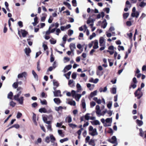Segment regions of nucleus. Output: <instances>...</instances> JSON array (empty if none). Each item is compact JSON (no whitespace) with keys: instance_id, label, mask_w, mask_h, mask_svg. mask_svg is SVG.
Returning <instances> with one entry per match:
<instances>
[{"instance_id":"f257e3e1","label":"nucleus","mask_w":146,"mask_h":146,"mask_svg":"<svg viewBox=\"0 0 146 146\" xmlns=\"http://www.w3.org/2000/svg\"><path fill=\"white\" fill-rule=\"evenodd\" d=\"M89 134L91 135L94 136L98 135V133L97 131L96 128L93 129V127L90 126L89 127Z\"/></svg>"},{"instance_id":"f03ea898","label":"nucleus","mask_w":146,"mask_h":146,"mask_svg":"<svg viewBox=\"0 0 146 146\" xmlns=\"http://www.w3.org/2000/svg\"><path fill=\"white\" fill-rule=\"evenodd\" d=\"M107 140L109 142L112 144L116 143L117 144V138L115 136H113L111 139H108Z\"/></svg>"},{"instance_id":"7ed1b4c3","label":"nucleus","mask_w":146,"mask_h":146,"mask_svg":"<svg viewBox=\"0 0 146 146\" xmlns=\"http://www.w3.org/2000/svg\"><path fill=\"white\" fill-rule=\"evenodd\" d=\"M27 76V73L26 72H23L19 74L18 75V78H19L24 77L25 78Z\"/></svg>"},{"instance_id":"20e7f679","label":"nucleus","mask_w":146,"mask_h":146,"mask_svg":"<svg viewBox=\"0 0 146 146\" xmlns=\"http://www.w3.org/2000/svg\"><path fill=\"white\" fill-rule=\"evenodd\" d=\"M49 111V112H48L47 111L46 109L44 108H41L39 110V111L41 113H47L50 112L52 111Z\"/></svg>"},{"instance_id":"39448f33","label":"nucleus","mask_w":146,"mask_h":146,"mask_svg":"<svg viewBox=\"0 0 146 146\" xmlns=\"http://www.w3.org/2000/svg\"><path fill=\"white\" fill-rule=\"evenodd\" d=\"M21 33L22 34L23 37H25L28 33V32L25 30L21 29Z\"/></svg>"},{"instance_id":"423d86ee","label":"nucleus","mask_w":146,"mask_h":146,"mask_svg":"<svg viewBox=\"0 0 146 146\" xmlns=\"http://www.w3.org/2000/svg\"><path fill=\"white\" fill-rule=\"evenodd\" d=\"M70 47L71 51L73 52L74 49L76 48L75 44L72 43L70 44Z\"/></svg>"},{"instance_id":"0eeeda50","label":"nucleus","mask_w":146,"mask_h":146,"mask_svg":"<svg viewBox=\"0 0 146 146\" xmlns=\"http://www.w3.org/2000/svg\"><path fill=\"white\" fill-rule=\"evenodd\" d=\"M61 93V92L60 90H57L55 91L54 92V95L55 97L58 96Z\"/></svg>"},{"instance_id":"6e6552de","label":"nucleus","mask_w":146,"mask_h":146,"mask_svg":"<svg viewBox=\"0 0 146 146\" xmlns=\"http://www.w3.org/2000/svg\"><path fill=\"white\" fill-rule=\"evenodd\" d=\"M138 92H135L134 95L135 97H137V98L138 99H139L143 95L142 92H141V93H138Z\"/></svg>"},{"instance_id":"1a4fd4ad","label":"nucleus","mask_w":146,"mask_h":146,"mask_svg":"<svg viewBox=\"0 0 146 146\" xmlns=\"http://www.w3.org/2000/svg\"><path fill=\"white\" fill-rule=\"evenodd\" d=\"M98 42L97 40H95L94 41V45L93 46L94 49H96L98 48Z\"/></svg>"},{"instance_id":"9d476101","label":"nucleus","mask_w":146,"mask_h":146,"mask_svg":"<svg viewBox=\"0 0 146 146\" xmlns=\"http://www.w3.org/2000/svg\"><path fill=\"white\" fill-rule=\"evenodd\" d=\"M26 54L27 55H29V53L31 52V50L29 48H25V49Z\"/></svg>"},{"instance_id":"9b49d317","label":"nucleus","mask_w":146,"mask_h":146,"mask_svg":"<svg viewBox=\"0 0 146 146\" xmlns=\"http://www.w3.org/2000/svg\"><path fill=\"white\" fill-rule=\"evenodd\" d=\"M34 22L32 23L34 26H35L38 23V18L37 17H36L34 19Z\"/></svg>"},{"instance_id":"f8f14e48","label":"nucleus","mask_w":146,"mask_h":146,"mask_svg":"<svg viewBox=\"0 0 146 146\" xmlns=\"http://www.w3.org/2000/svg\"><path fill=\"white\" fill-rule=\"evenodd\" d=\"M23 97H21L20 98H19V99L17 101H18L20 104H22L23 103Z\"/></svg>"},{"instance_id":"ddd939ff","label":"nucleus","mask_w":146,"mask_h":146,"mask_svg":"<svg viewBox=\"0 0 146 146\" xmlns=\"http://www.w3.org/2000/svg\"><path fill=\"white\" fill-rule=\"evenodd\" d=\"M54 102L57 104H59L61 102L60 99L58 98H54Z\"/></svg>"},{"instance_id":"4468645a","label":"nucleus","mask_w":146,"mask_h":146,"mask_svg":"<svg viewBox=\"0 0 146 146\" xmlns=\"http://www.w3.org/2000/svg\"><path fill=\"white\" fill-rule=\"evenodd\" d=\"M76 88L77 89L76 92H79L82 89L79 83L77 84Z\"/></svg>"},{"instance_id":"2eb2a0df","label":"nucleus","mask_w":146,"mask_h":146,"mask_svg":"<svg viewBox=\"0 0 146 146\" xmlns=\"http://www.w3.org/2000/svg\"><path fill=\"white\" fill-rule=\"evenodd\" d=\"M137 87V85L136 84L134 83H131V85L129 86V89H131L132 88L133 89H134Z\"/></svg>"},{"instance_id":"dca6fc26","label":"nucleus","mask_w":146,"mask_h":146,"mask_svg":"<svg viewBox=\"0 0 146 146\" xmlns=\"http://www.w3.org/2000/svg\"><path fill=\"white\" fill-rule=\"evenodd\" d=\"M104 41V38L103 37H101L99 39V43L100 45V46H102V44L103 43Z\"/></svg>"},{"instance_id":"f3484780","label":"nucleus","mask_w":146,"mask_h":146,"mask_svg":"<svg viewBox=\"0 0 146 146\" xmlns=\"http://www.w3.org/2000/svg\"><path fill=\"white\" fill-rule=\"evenodd\" d=\"M63 4H64L66 5L70 10H71L72 9L70 3L66 2H64Z\"/></svg>"},{"instance_id":"a211bd4d","label":"nucleus","mask_w":146,"mask_h":146,"mask_svg":"<svg viewBox=\"0 0 146 146\" xmlns=\"http://www.w3.org/2000/svg\"><path fill=\"white\" fill-rule=\"evenodd\" d=\"M63 4H64L66 5L70 10H71L72 9L70 3L66 2H64Z\"/></svg>"},{"instance_id":"6ab92c4d","label":"nucleus","mask_w":146,"mask_h":146,"mask_svg":"<svg viewBox=\"0 0 146 146\" xmlns=\"http://www.w3.org/2000/svg\"><path fill=\"white\" fill-rule=\"evenodd\" d=\"M81 95L80 94H76L75 96V98L76 99V101H78L80 97H81Z\"/></svg>"},{"instance_id":"aec40b11","label":"nucleus","mask_w":146,"mask_h":146,"mask_svg":"<svg viewBox=\"0 0 146 146\" xmlns=\"http://www.w3.org/2000/svg\"><path fill=\"white\" fill-rule=\"evenodd\" d=\"M82 106L83 109H85L86 107V105L85 102V101L84 99H82L81 101Z\"/></svg>"},{"instance_id":"412c9836","label":"nucleus","mask_w":146,"mask_h":146,"mask_svg":"<svg viewBox=\"0 0 146 146\" xmlns=\"http://www.w3.org/2000/svg\"><path fill=\"white\" fill-rule=\"evenodd\" d=\"M136 123L139 126H141L143 124V122L141 120L138 119L136 120Z\"/></svg>"},{"instance_id":"4be33fe9","label":"nucleus","mask_w":146,"mask_h":146,"mask_svg":"<svg viewBox=\"0 0 146 146\" xmlns=\"http://www.w3.org/2000/svg\"><path fill=\"white\" fill-rule=\"evenodd\" d=\"M102 23H104L103 25H102L101 27L102 28H103L104 29H105L107 25V23L106 22V20L105 19H104L102 22Z\"/></svg>"},{"instance_id":"5701e85b","label":"nucleus","mask_w":146,"mask_h":146,"mask_svg":"<svg viewBox=\"0 0 146 146\" xmlns=\"http://www.w3.org/2000/svg\"><path fill=\"white\" fill-rule=\"evenodd\" d=\"M33 122L35 123V124H37V122L36 121V115L34 113H33Z\"/></svg>"},{"instance_id":"b1692460","label":"nucleus","mask_w":146,"mask_h":146,"mask_svg":"<svg viewBox=\"0 0 146 146\" xmlns=\"http://www.w3.org/2000/svg\"><path fill=\"white\" fill-rule=\"evenodd\" d=\"M99 91L100 92H106L107 90V88L106 86L104 88V89H103V88L101 87L99 88Z\"/></svg>"},{"instance_id":"393cba45","label":"nucleus","mask_w":146,"mask_h":146,"mask_svg":"<svg viewBox=\"0 0 146 146\" xmlns=\"http://www.w3.org/2000/svg\"><path fill=\"white\" fill-rule=\"evenodd\" d=\"M32 73L35 78L38 80V76L34 70H32Z\"/></svg>"},{"instance_id":"a878e982","label":"nucleus","mask_w":146,"mask_h":146,"mask_svg":"<svg viewBox=\"0 0 146 146\" xmlns=\"http://www.w3.org/2000/svg\"><path fill=\"white\" fill-rule=\"evenodd\" d=\"M50 139L51 142L52 143H53L56 140L55 138L52 135H50Z\"/></svg>"},{"instance_id":"bb28decb","label":"nucleus","mask_w":146,"mask_h":146,"mask_svg":"<svg viewBox=\"0 0 146 146\" xmlns=\"http://www.w3.org/2000/svg\"><path fill=\"white\" fill-rule=\"evenodd\" d=\"M53 83L54 86H56V87H58L59 86V83L58 81H56L55 80H53Z\"/></svg>"},{"instance_id":"cd10ccee","label":"nucleus","mask_w":146,"mask_h":146,"mask_svg":"<svg viewBox=\"0 0 146 146\" xmlns=\"http://www.w3.org/2000/svg\"><path fill=\"white\" fill-rule=\"evenodd\" d=\"M89 144L93 146H95V144L94 141V140L91 139L89 142Z\"/></svg>"},{"instance_id":"c85d7f7f","label":"nucleus","mask_w":146,"mask_h":146,"mask_svg":"<svg viewBox=\"0 0 146 146\" xmlns=\"http://www.w3.org/2000/svg\"><path fill=\"white\" fill-rule=\"evenodd\" d=\"M97 93V91L95 90L94 92H92L90 94V96L91 97H92L96 95Z\"/></svg>"},{"instance_id":"c756f323","label":"nucleus","mask_w":146,"mask_h":146,"mask_svg":"<svg viewBox=\"0 0 146 146\" xmlns=\"http://www.w3.org/2000/svg\"><path fill=\"white\" fill-rule=\"evenodd\" d=\"M91 123L93 125H99L100 124L99 121L98 120H96L93 122H92Z\"/></svg>"},{"instance_id":"7c9ffc66","label":"nucleus","mask_w":146,"mask_h":146,"mask_svg":"<svg viewBox=\"0 0 146 146\" xmlns=\"http://www.w3.org/2000/svg\"><path fill=\"white\" fill-rule=\"evenodd\" d=\"M13 96V93L12 92H10L8 94L7 98L9 99H12Z\"/></svg>"},{"instance_id":"2f4dec72","label":"nucleus","mask_w":146,"mask_h":146,"mask_svg":"<svg viewBox=\"0 0 146 146\" xmlns=\"http://www.w3.org/2000/svg\"><path fill=\"white\" fill-rule=\"evenodd\" d=\"M63 109V107L61 106H60L58 107H56L55 108V110L58 111L60 110L62 111Z\"/></svg>"},{"instance_id":"473e14b6","label":"nucleus","mask_w":146,"mask_h":146,"mask_svg":"<svg viewBox=\"0 0 146 146\" xmlns=\"http://www.w3.org/2000/svg\"><path fill=\"white\" fill-rule=\"evenodd\" d=\"M146 5V3H144L143 1H142L140 3L139 6L141 7H143Z\"/></svg>"},{"instance_id":"72a5a7b5","label":"nucleus","mask_w":146,"mask_h":146,"mask_svg":"<svg viewBox=\"0 0 146 146\" xmlns=\"http://www.w3.org/2000/svg\"><path fill=\"white\" fill-rule=\"evenodd\" d=\"M129 13H125L123 15V17L124 19H126L129 15Z\"/></svg>"},{"instance_id":"f704fd0d","label":"nucleus","mask_w":146,"mask_h":146,"mask_svg":"<svg viewBox=\"0 0 146 146\" xmlns=\"http://www.w3.org/2000/svg\"><path fill=\"white\" fill-rule=\"evenodd\" d=\"M68 104L71 105H72L74 106L76 105V102L74 101H69L68 102Z\"/></svg>"},{"instance_id":"c9c22d12","label":"nucleus","mask_w":146,"mask_h":146,"mask_svg":"<svg viewBox=\"0 0 146 146\" xmlns=\"http://www.w3.org/2000/svg\"><path fill=\"white\" fill-rule=\"evenodd\" d=\"M40 61L39 60L37 62V68L38 70V71H39L40 70Z\"/></svg>"},{"instance_id":"e433bc0d","label":"nucleus","mask_w":146,"mask_h":146,"mask_svg":"<svg viewBox=\"0 0 146 146\" xmlns=\"http://www.w3.org/2000/svg\"><path fill=\"white\" fill-rule=\"evenodd\" d=\"M72 66L71 65H68L65 66L64 69L67 70H69L72 68Z\"/></svg>"},{"instance_id":"4c0bfd02","label":"nucleus","mask_w":146,"mask_h":146,"mask_svg":"<svg viewBox=\"0 0 146 146\" xmlns=\"http://www.w3.org/2000/svg\"><path fill=\"white\" fill-rule=\"evenodd\" d=\"M16 103L13 101H11L10 102V105L12 107H14L16 105Z\"/></svg>"},{"instance_id":"58836bf2","label":"nucleus","mask_w":146,"mask_h":146,"mask_svg":"<svg viewBox=\"0 0 146 146\" xmlns=\"http://www.w3.org/2000/svg\"><path fill=\"white\" fill-rule=\"evenodd\" d=\"M13 86L15 88H17L18 87V83L17 82H14L13 85Z\"/></svg>"},{"instance_id":"ea45409f","label":"nucleus","mask_w":146,"mask_h":146,"mask_svg":"<svg viewBox=\"0 0 146 146\" xmlns=\"http://www.w3.org/2000/svg\"><path fill=\"white\" fill-rule=\"evenodd\" d=\"M58 134L60 135L62 137H64V135L62 134V131L61 130H58Z\"/></svg>"},{"instance_id":"a19ab883","label":"nucleus","mask_w":146,"mask_h":146,"mask_svg":"<svg viewBox=\"0 0 146 146\" xmlns=\"http://www.w3.org/2000/svg\"><path fill=\"white\" fill-rule=\"evenodd\" d=\"M72 5L74 7H76L77 6V3L76 0H73L72 1Z\"/></svg>"},{"instance_id":"79ce46f5","label":"nucleus","mask_w":146,"mask_h":146,"mask_svg":"<svg viewBox=\"0 0 146 146\" xmlns=\"http://www.w3.org/2000/svg\"><path fill=\"white\" fill-rule=\"evenodd\" d=\"M68 138H64L63 139H61L60 140V143H63L64 141H68Z\"/></svg>"},{"instance_id":"37998d69","label":"nucleus","mask_w":146,"mask_h":146,"mask_svg":"<svg viewBox=\"0 0 146 146\" xmlns=\"http://www.w3.org/2000/svg\"><path fill=\"white\" fill-rule=\"evenodd\" d=\"M50 137L48 136H47L46 137L45 139V141L46 143H48L50 142Z\"/></svg>"},{"instance_id":"c03bdc74","label":"nucleus","mask_w":146,"mask_h":146,"mask_svg":"<svg viewBox=\"0 0 146 146\" xmlns=\"http://www.w3.org/2000/svg\"><path fill=\"white\" fill-rule=\"evenodd\" d=\"M116 88H112L111 91V93L113 94H116Z\"/></svg>"},{"instance_id":"a18cd8bd","label":"nucleus","mask_w":146,"mask_h":146,"mask_svg":"<svg viewBox=\"0 0 146 146\" xmlns=\"http://www.w3.org/2000/svg\"><path fill=\"white\" fill-rule=\"evenodd\" d=\"M89 114H90L88 113H86V114L84 116L85 119L86 120H88L90 119V116H88Z\"/></svg>"},{"instance_id":"49530a36","label":"nucleus","mask_w":146,"mask_h":146,"mask_svg":"<svg viewBox=\"0 0 146 146\" xmlns=\"http://www.w3.org/2000/svg\"><path fill=\"white\" fill-rule=\"evenodd\" d=\"M73 31L72 30L70 29L68 31V35L69 36H70L73 34Z\"/></svg>"},{"instance_id":"de8ad7c7","label":"nucleus","mask_w":146,"mask_h":146,"mask_svg":"<svg viewBox=\"0 0 146 146\" xmlns=\"http://www.w3.org/2000/svg\"><path fill=\"white\" fill-rule=\"evenodd\" d=\"M118 49L119 51H120L121 50H124V48L123 46L119 45L118 46Z\"/></svg>"},{"instance_id":"09e8293b","label":"nucleus","mask_w":146,"mask_h":146,"mask_svg":"<svg viewBox=\"0 0 146 146\" xmlns=\"http://www.w3.org/2000/svg\"><path fill=\"white\" fill-rule=\"evenodd\" d=\"M112 103L111 102H109L108 103L107 105V107L109 109H110Z\"/></svg>"},{"instance_id":"8fccbe9b","label":"nucleus","mask_w":146,"mask_h":146,"mask_svg":"<svg viewBox=\"0 0 146 146\" xmlns=\"http://www.w3.org/2000/svg\"><path fill=\"white\" fill-rule=\"evenodd\" d=\"M69 125L70 127H72V128H74L75 127L77 126L76 125L73 124V123L69 124Z\"/></svg>"},{"instance_id":"3c124183","label":"nucleus","mask_w":146,"mask_h":146,"mask_svg":"<svg viewBox=\"0 0 146 146\" xmlns=\"http://www.w3.org/2000/svg\"><path fill=\"white\" fill-rule=\"evenodd\" d=\"M76 74L74 72L73 73L72 75V78L73 79H75L76 78Z\"/></svg>"},{"instance_id":"603ef678","label":"nucleus","mask_w":146,"mask_h":146,"mask_svg":"<svg viewBox=\"0 0 146 146\" xmlns=\"http://www.w3.org/2000/svg\"><path fill=\"white\" fill-rule=\"evenodd\" d=\"M73 98L76 95L75 91L74 90H72L71 91V94Z\"/></svg>"},{"instance_id":"864d4df0","label":"nucleus","mask_w":146,"mask_h":146,"mask_svg":"<svg viewBox=\"0 0 146 146\" xmlns=\"http://www.w3.org/2000/svg\"><path fill=\"white\" fill-rule=\"evenodd\" d=\"M53 17L51 16H50L48 21V22L49 23H52L53 20Z\"/></svg>"},{"instance_id":"5fc2aeb1","label":"nucleus","mask_w":146,"mask_h":146,"mask_svg":"<svg viewBox=\"0 0 146 146\" xmlns=\"http://www.w3.org/2000/svg\"><path fill=\"white\" fill-rule=\"evenodd\" d=\"M96 35V34L94 33H93L92 35L90 36L89 38L90 40L92 39L94 37H95Z\"/></svg>"},{"instance_id":"6e6d98bb","label":"nucleus","mask_w":146,"mask_h":146,"mask_svg":"<svg viewBox=\"0 0 146 146\" xmlns=\"http://www.w3.org/2000/svg\"><path fill=\"white\" fill-rule=\"evenodd\" d=\"M22 115V113L20 112H19L17 113V118H19L21 117Z\"/></svg>"},{"instance_id":"4d7b16f0","label":"nucleus","mask_w":146,"mask_h":146,"mask_svg":"<svg viewBox=\"0 0 146 146\" xmlns=\"http://www.w3.org/2000/svg\"><path fill=\"white\" fill-rule=\"evenodd\" d=\"M18 24L19 26L20 27H23V23L22 21H19L18 23Z\"/></svg>"},{"instance_id":"13d9d810","label":"nucleus","mask_w":146,"mask_h":146,"mask_svg":"<svg viewBox=\"0 0 146 146\" xmlns=\"http://www.w3.org/2000/svg\"><path fill=\"white\" fill-rule=\"evenodd\" d=\"M140 133H139V135L141 137H143V131L142 129L141 128L139 129Z\"/></svg>"},{"instance_id":"bf43d9fd","label":"nucleus","mask_w":146,"mask_h":146,"mask_svg":"<svg viewBox=\"0 0 146 146\" xmlns=\"http://www.w3.org/2000/svg\"><path fill=\"white\" fill-rule=\"evenodd\" d=\"M106 121L107 123H109L112 121V119L110 118H107L106 119Z\"/></svg>"},{"instance_id":"052dcab7","label":"nucleus","mask_w":146,"mask_h":146,"mask_svg":"<svg viewBox=\"0 0 146 146\" xmlns=\"http://www.w3.org/2000/svg\"><path fill=\"white\" fill-rule=\"evenodd\" d=\"M91 107L94 106L96 105V103L95 102L92 101L90 103Z\"/></svg>"},{"instance_id":"680f3d73","label":"nucleus","mask_w":146,"mask_h":146,"mask_svg":"<svg viewBox=\"0 0 146 146\" xmlns=\"http://www.w3.org/2000/svg\"><path fill=\"white\" fill-rule=\"evenodd\" d=\"M41 103L42 105H46L47 104V102L46 100L41 101Z\"/></svg>"},{"instance_id":"e2e57ef3","label":"nucleus","mask_w":146,"mask_h":146,"mask_svg":"<svg viewBox=\"0 0 146 146\" xmlns=\"http://www.w3.org/2000/svg\"><path fill=\"white\" fill-rule=\"evenodd\" d=\"M19 96L18 95H16L14 96V99L16 100L17 101L19 99Z\"/></svg>"},{"instance_id":"0e129e2a","label":"nucleus","mask_w":146,"mask_h":146,"mask_svg":"<svg viewBox=\"0 0 146 146\" xmlns=\"http://www.w3.org/2000/svg\"><path fill=\"white\" fill-rule=\"evenodd\" d=\"M104 10L106 11V13H108L110 11V9L109 8H106L104 9Z\"/></svg>"},{"instance_id":"69168bd1","label":"nucleus","mask_w":146,"mask_h":146,"mask_svg":"<svg viewBox=\"0 0 146 146\" xmlns=\"http://www.w3.org/2000/svg\"><path fill=\"white\" fill-rule=\"evenodd\" d=\"M126 24L128 26H130L132 25L131 22L129 21H127L126 23Z\"/></svg>"},{"instance_id":"338daca9","label":"nucleus","mask_w":146,"mask_h":146,"mask_svg":"<svg viewBox=\"0 0 146 146\" xmlns=\"http://www.w3.org/2000/svg\"><path fill=\"white\" fill-rule=\"evenodd\" d=\"M94 22L93 19H92L91 20L88 19L87 21V23L88 24H90V23H93Z\"/></svg>"},{"instance_id":"774afa93","label":"nucleus","mask_w":146,"mask_h":146,"mask_svg":"<svg viewBox=\"0 0 146 146\" xmlns=\"http://www.w3.org/2000/svg\"><path fill=\"white\" fill-rule=\"evenodd\" d=\"M146 15L145 13H142L139 19H142L144 17H145Z\"/></svg>"}]
</instances>
